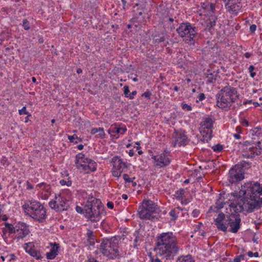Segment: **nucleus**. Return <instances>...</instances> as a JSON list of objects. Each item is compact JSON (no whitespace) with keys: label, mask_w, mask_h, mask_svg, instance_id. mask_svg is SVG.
<instances>
[{"label":"nucleus","mask_w":262,"mask_h":262,"mask_svg":"<svg viewBox=\"0 0 262 262\" xmlns=\"http://www.w3.org/2000/svg\"><path fill=\"white\" fill-rule=\"evenodd\" d=\"M242 198H236L229 205L230 211L235 213L246 211L251 212L262 203V185L258 182H248L239 191Z\"/></svg>","instance_id":"f257e3e1"},{"label":"nucleus","mask_w":262,"mask_h":262,"mask_svg":"<svg viewBox=\"0 0 262 262\" xmlns=\"http://www.w3.org/2000/svg\"><path fill=\"white\" fill-rule=\"evenodd\" d=\"M179 250L177 238L172 232H162L157 235L154 248L157 255L170 259L177 254Z\"/></svg>","instance_id":"f03ea898"},{"label":"nucleus","mask_w":262,"mask_h":262,"mask_svg":"<svg viewBox=\"0 0 262 262\" xmlns=\"http://www.w3.org/2000/svg\"><path fill=\"white\" fill-rule=\"evenodd\" d=\"M83 207L76 206L77 212L83 214L84 217L93 223H97L101 219L102 215L106 214L105 208L101 200L96 198L93 195H89L86 201L82 204Z\"/></svg>","instance_id":"7ed1b4c3"},{"label":"nucleus","mask_w":262,"mask_h":262,"mask_svg":"<svg viewBox=\"0 0 262 262\" xmlns=\"http://www.w3.org/2000/svg\"><path fill=\"white\" fill-rule=\"evenodd\" d=\"M239 96L236 88L231 85L225 86L216 95V106L225 111H228L238 99Z\"/></svg>","instance_id":"20e7f679"},{"label":"nucleus","mask_w":262,"mask_h":262,"mask_svg":"<svg viewBox=\"0 0 262 262\" xmlns=\"http://www.w3.org/2000/svg\"><path fill=\"white\" fill-rule=\"evenodd\" d=\"M25 213L34 221L42 223L45 222L47 210L43 204L36 200L28 201L23 205Z\"/></svg>","instance_id":"39448f33"},{"label":"nucleus","mask_w":262,"mask_h":262,"mask_svg":"<svg viewBox=\"0 0 262 262\" xmlns=\"http://www.w3.org/2000/svg\"><path fill=\"white\" fill-rule=\"evenodd\" d=\"M199 15L203 17L204 22L202 25L205 27V31L212 32V28L215 26L216 17L214 15L215 8L212 4L206 2L202 4L199 9Z\"/></svg>","instance_id":"423d86ee"},{"label":"nucleus","mask_w":262,"mask_h":262,"mask_svg":"<svg viewBox=\"0 0 262 262\" xmlns=\"http://www.w3.org/2000/svg\"><path fill=\"white\" fill-rule=\"evenodd\" d=\"M71 199V192L69 189H65L59 193L55 194L54 200L49 202V206L56 212L67 210L70 207Z\"/></svg>","instance_id":"0eeeda50"},{"label":"nucleus","mask_w":262,"mask_h":262,"mask_svg":"<svg viewBox=\"0 0 262 262\" xmlns=\"http://www.w3.org/2000/svg\"><path fill=\"white\" fill-rule=\"evenodd\" d=\"M158 205L150 200H144L138 207L139 217L142 220H154L157 219Z\"/></svg>","instance_id":"6e6552de"},{"label":"nucleus","mask_w":262,"mask_h":262,"mask_svg":"<svg viewBox=\"0 0 262 262\" xmlns=\"http://www.w3.org/2000/svg\"><path fill=\"white\" fill-rule=\"evenodd\" d=\"M75 163L76 167L84 173H90L97 170V163L82 152L76 155Z\"/></svg>","instance_id":"1a4fd4ad"},{"label":"nucleus","mask_w":262,"mask_h":262,"mask_svg":"<svg viewBox=\"0 0 262 262\" xmlns=\"http://www.w3.org/2000/svg\"><path fill=\"white\" fill-rule=\"evenodd\" d=\"M98 248L103 255L110 259H114L119 255L118 242L116 238L103 239Z\"/></svg>","instance_id":"9d476101"},{"label":"nucleus","mask_w":262,"mask_h":262,"mask_svg":"<svg viewBox=\"0 0 262 262\" xmlns=\"http://www.w3.org/2000/svg\"><path fill=\"white\" fill-rule=\"evenodd\" d=\"M214 122L212 118L209 116H206L203 118L199 127L200 132L202 137L201 141L207 142L211 139Z\"/></svg>","instance_id":"9b49d317"},{"label":"nucleus","mask_w":262,"mask_h":262,"mask_svg":"<svg viewBox=\"0 0 262 262\" xmlns=\"http://www.w3.org/2000/svg\"><path fill=\"white\" fill-rule=\"evenodd\" d=\"M151 158L153 160L154 166L157 168L167 167L171 162L170 152L167 149L157 155H152Z\"/></svg>","instance_id":"f8f14e48"},{"label":"nucleus","mask_w":262,"mask_h":262,"mask_svg":"<svg viewBox=\"0 0 262 262\" xmlns=\"http://www.w3.org/2000/svg\"><path fill=\"white\" fill-rule=\"evenodd\" d=\"M111 162L113 165L112 175L118 179L121 176L124 170L127 168V163L120 157L117 156L113 157Z\"/></svg>","instance_id":"ddd939ff"},{"label":"nucleus","mask_w":262,"mask_h":262,"mask_svg":"<svg viewBox=\"0 0 262 262\" xmlns=\"http://www.w3.org/2000/svg\"><path fill=\"white\" fill-rule=\"evenodd\" d=\"M244 170L242 166L235 165L229 171L228 180L231 183H237L244 179Z\"/></svg>","instance_id":"4468645a"},{"label":"nucleus","mask_w":262,"mask_h":262,"mask_svg":"<svg viewBox=\"0 0 262 262\" xmlns=\"http://www.w3.org/2000/svg\"><path fill=\"white\" fill-rule=\"evenodd\" d=\"M24 247L26 252L35 259H41L43 257L42 251L34 242L26 243Z\"/></svg>","instance_id":"2eb2a0df"},{"label":"nucleus","mask_w":262,"mask_h":262,"mask_svg":"<svg viewBox=\"0 0 262 262\" xmlns=\"http://www.w3.org/2000/svg\"><path fill=\"white\" fill-rule=\"evenodd\" d=\"M230 217V215H225L223 213H219L215 220V224L218 229L223 231H227Z\"/></svg>","instance_id":"dca6fc26"},{"label":"nucleus","mask_w":262,"mask_h":262,"mask_svg":"<svg viewBox=\"0 0 262 262\" xmlns=\"http://www.w3.org/2000/svg\"><path fill=\"white\" fill-rule=\"evenodd\" d=\"M15 237L17 239H23L30 233L29 226L25 223L19 222L15 225Z\"/></svg>","instance_id":"f3484780"},{"label":"nucleus","mask_w":262,"mask_h":262,"mask_svg":"<svg viewBox=\"0 0 262 262\" xmlns=\"http://www.w3.org/2000/svg\"><path fill=\"white\" fill-rule=\"evenodd\" d=\"M262 153V148L259 145L256 146L250 145L247 147L243 152V156L246 158H254L256 156Z\"/></svg>","instance_id":"a211bd4d"},{"label":"nucleus","mask_w":262,"mask_h":262,"mask_svg":"<svg viewBox=\"0 0 262 262\" xmlns=\"http://www.w3.org/2000/svg\"><path fill=\"white\" fill-rule=\"evenodd\" d=\"M174 141L173 145L174 147L177 146H181L186 144L187 137L185 134L182 132H176L173 135Z\"/></svg>","instance_id":"6ab92c4d"},{"label":"nucleus","mask_w":262,"mask_h":262,"mask_svg":"<svg viewBox=\"0 0 262 262\" xmlns=\"http://www.w3.org/2000/svg\"><path fill=\"white\" fill-rule=\"evenodd\" d=\"M241 221V219L239 216L232 215H230L228 223V226L230 227L229 231L232 233H236L240 228Z\"/></svg>","instance_id":"aec40b11"},{"label":"nucleus","mask_w":262,"mask_h":262,"mask_svg":"<svg viewBox=\"0 0 262 262\" xmlns=\"http://www.w3.org/2000/svg\"><path fill=\"white\" fill-rule=\"evenodd\" d=\"M50 251L46 253V257L48 259H53L58 255L60 245L56 242L50 243Z\"/></svg>","instance_id":"412c9836"},{"label":"nucleus","mask_w":262,"mask_h":262,"mask_svg":"<svg viewBox=\"0 0 262 262\" xmlns=\"http://www.w3.org/2000/svg\"><path fill=\"white\" fill-rule=\"evenodd\" d=\"M225 7L229 12L236 15L241 11L242 6L240 3L235 1L225 4Z\"/></svg>","instance_id":"4be33fe9"},{"label":"nucleus","mask_w":262,"mask_h":262,"mask_svg":"<svg viewBox=\"0 0 262 262\" xmlns=\"http://www.w3.org/2000/svg\"><path fill=\"white\" fill-rule=\"evenodd\" d=\"M36 187H38L45 192L44 194H42V198L44 200H47L52 192L51 187L50 184H48L45 182H41L38 184L36 185Z\"/></svg>","instance_id":"5701e85b"},{"label":"nucleus","mask_w":262,"mask_h":262,"mask_svg":"<svg viewBox=\"0 0 262 262\" xmlns=\"http://www.w3.org/2000/svg\"><path fill=\"white\" fill-rule=\"evenodd\" d=\"M195 27L192 26L189 23H182L180 26L176 29L177 33H192L195 31Z\"/></svg>","instance_id":"b1692460"},{"label":"nucleus","mask_w":262,"mask_h":262,"mask_svg":"<svg viewBox=\"0 0 262 262\" xmlns=\"http://www.w3.org/2000/svg\"><path fill=\"white\" fill-rule=\"evenodd\" d=\"M107 131L113 139H117L119 138V127L116 123L112 124Z\"/></svg>","instance_id":"393cba45"},{"label":"nucleus","mask_w":262,"mask_h":262,"mask_svg":"<svg viewBox=\"0 0 262 262\" xmlns=\"http://www.w3.org/2000/svg\"><path fill=\"white\" fill-rule=\"evenodd\" d=\"M2 230L4 234L8 233L10 235L15 233L16 232L15 226H14L13 225L7 222L5 223V227L3 228Z\"/></svg>","instance_id":"a878e982"},{"label":"nucleus","mask_w":262,"mask_h":262,"mask_svg":"<svg viewBox=\"0 0 262 262\" xmlns=\"http://www.w3.org/2000/svg\"><path fill=\"white\" fill-rule=\"evenodd\" d=\"M86 238L88 244L92 246H94L95 244V239L93 232L92 230L90 229L88 230V232L86 233Z\"/></svg>","instance_id":"bb28decb"},{"label":"nucleus","mask_w":262,"mask_h":262,"mask_svg":"<svg viewBox=\"0 0 262 262\" xmlns=\"http://www.w3.org/2000/svg\"><path fill=\"white\" fill-rule=\"evenodd\" d=\"M196 34H181V37H185L184 40L185 42L190 45L194 44V40L193 39V37H194Z\"/></svg>","instance_id":"cd10ccee"},{"label":"nucleus","mask_w":262,"mask_h":262,"mask_svg":"<svg viewBox=\"0 0 262 262\" xmlns=\"http://www.w3.org/2000/svg\"><path fill=\"white\" fill-rule=\"evenodd\" d=\"M133 235L135 237L134 241V247L137 248L142 241V237L140 235L139 231L138 230L134 233Z\"/></svg>","instance_id":"c85d7f7f"},{"label":"nucleus","mask_w":262,"mask_h":262,"mask_svg":"<svg viewBox=\"0 0 262 262\" xmlns=\"http://www.w3.org/2000/svg\"><path fill=\"white\" fill-rule=\"evenodd\" d=\"M139 18L138 16H135L133 19V24H128L127 25L128 28L133 29L134 28V30L132 29L130 30V32H132L133 31H139V29H140V27L139 26V24H136V23H137V19Z\"/></svg>","instance_id":"c756f323"},{"label":"nucleus","mask_w":262,"mask_h":262,"mask_svg":"<svg viewBox=\"0 0 262 262\" xmlns=\"http://www.w3.org/2000/svg\"><path fill=\"white\" fill-rule=\"evenodd\" d=\"M166 26H167L168 30H166V32H171L173 31V30L175 29V25H178V23L177 20H175L174 22V20L172 18H169L168 21L166 23Z\"/></svg>","instance_id":"7c9ffc66"},{"label":"nucleus","mask_w":262,"mask_h":262,"mask_svg":"<svg viewBox=\"0 0 262 262\" xmlns=\"http://www.w3.org/2000/svg\"><path fill=\"white\" fill-rule=\"evenodd\" d=\"M225 195V193H220L219 194V197L216 202V208L217 209L222 208L224 206V205L225 204L224 201Z\"/></svg>","instance_id":"2f4dec72"},{"label":"nucleus","mask_w":262,"mask_h":262,"mask_svg":"<svg viewBox=\"0 0 262 262\" xmlns=\"http://www.w3.org/2000/svg\"><path fill=\"white\" fill-rule=\"evenodd\" d=\"M176 262H194L192 259L191 255L188 254L179 257Z\"/></svg>","instance_id":"473e14b6"},{"label":"nucleus","mask_w":262,"mask_h":262,"mask_svg":"<svg viewBox=\"0 0 262 262\" xmlns=\"http://www.w3.org/2000/svg\"><path fill=\"white\" fill-rule=\"evenodd\" d=\"M59 184L62 186L66 185L70 187L72 184V181L71 180L70 177H67V178H63L59 181Z\"/></svg>","instance_id":"72a5a7b5"},{"label":"nucleus","mask_w":262,"mask_h":262,"mask_svg":"<svg viewBox=\"0 0 262 262\" xmlns=\"http://www.w3.org/2000/svg\"><path fill=\"white\" fill-rule=\"evenodd\" d=\"M242 128L239 126H237L235 128V133L233 134V136L236 139L239 140L242 138L241 134L242 133Z\"/></svg>","instance_id":"f704fd0d"},{"label":"nucleus","mask_w":262,"mask_h":262,"mask_svg":"<svg viewBox=\"0 0 262 262\" xmlns=\"http://www.w3.org/2000/svg\"><path fill=\"white\" fill-rule=\"evenodd\" d=\"M98 133L96 135V137L101 139H104L105 137V134L103 127H98Z\"/></svg>","instance_id":"c9c22d12"},{"label":"nucleus","mask_w":262,"mask_h":262,"mask_svg":"<svg viewBox=\"0 0 262 262\" xmlns=\"http://www.w3.org/2000/svg\"><path fill=\"white\" fill-rule=\"evenodd\" d=\"M184 191L183 189H180L175 192V197L178 200H181L184 196Z\"/></svg>","instance_id":"e433bc0d"},{"label":"nucleus","mask_w":262,"mask_h":262,"mask_svg":"<svg viewBox=\"0 0 262 262\" xmlns=\"http://www.w3.org/2000/svg\"><path fill=\"white\" fill-rule=\"evenodd\" d=\"M253 100L258 101V102H262V92L257 93L254 92L253 95Z\"/></svg>","instance_id":"4c0bfd02"},{"label":"nucleus","mask_w":262,"mask_h":262,"mask_svg":"<svg viewBox=\"0 0 262 262\" xmlns=\"http://www.w3.org/2000/svg\"><path fill=\"white\" fill-rule=\"evenodd\" d=\"M21 25L25 30H28L31 27L30 24L27 19L23 20Z\"/></svg>","instance_id":"58836bf2"},{"label":"nucleus","mask_w":262,"mask_h":262,"mask_svg":"<svg viewBox=\"0 0 262 262\" xmlns=\"http://www.w3.org/2000/svg\"><path fill=\"white\" fill-rule=\"evenodd\" d=\"M178 213H179V212H177L175 209L170 210L169 214L170 216L172 217L171 220L175 221L178 218Z\"/></svg>","instance_id":"ea45409f"},{"label":"nucleus","mask_w":262,"mask_h":262,"mask_svg":"<svg viewBox=\"0 0 262 262\" xmlns=\"http://www.w3.org/2000/svg\"><path fill=\"white\" fill-rule=\"evenodd\" d=\"M212 149L214 151L216 152H221L223 150V147L220 144H217L213 146L212 147Z\"/></svg>","instance_id":"a19ab883"},{"label":"nucleus","mask_w":262,"mask_h":262,"mask_svg":"<svg viewBox=\"0 0 262 262\" xmlns=\"http://www.w3.org/2000/svg\"><path fill=\"white\" fill-rule=\"evenodd\" d=\"M123 178L126 183L133 182V179H135V177L133 178H129V176L126 173L123 174Z\"/></svg>","instance_id":"79ce46f5"},{"label":"nucleus","mask_w":262,"mask_h":262,"mask_svg":"<svg viewBox=\"0 0 262 262\" xmlns=\"http://www.w3.org/2000/svg\"><path fill=\"white\" fill-rule=\"evenodd\" d=\"M245 260L244 256L240 255L236 256L233 260V262H243Z\"/></svg>","instance_id":"37998d69"},{"label":"nucleus","mask_w":262,"mask_h":262,"mask_svg":"<svg viewBox=\"0 0 262 262\" xmlns=\"http://www.w3.org/2000/svg\"><path fill=\"white\" fill-rule=\"evenodd\" d=\"M18 113L20 115H28V116H30L29 113L27 111L26 107L24 106L22 107L21 109L19 110Z\"/></svg>","instance_id":"c03bdc74"},{"label":"nucleus","mask_w":262,"mask_h":262,"mask_svg":"<svg viewBox=\"0 0 262 262\" xmlns=\"http://www.w3.org/2000/svg\"><path fill=\"white\" fill-rule=\"evenodd\" d=\"M181 107L183 110H187L188 111H191L192 110V107L190 105L184 103H181Z\"/></svg>","instance_id":"a18cd8bd"},{"label":"nucleus","mask_w":262,"mask_h":262,"mask_svg":"<svg viewBox=\"0 0 262 262\" xmlns=\"http://www.w3.org/2000/svg\"><path fill=\"white\" fill-rule=\"evenodd\" d=\"M151 96V93L149 90H146L144 93L141 95L142 97H144L148 99H150Z\"/></svg>","instance_id":"49530a36"},{"label":"nucleus","mask_w":262,"mask_h":262,"mask_svg":"<svg viewBox=\"0 0 262 262\" xmlns=\"http://www.w3.org/2000/svg\"><path fill=\"white\" fill-rule=\"evenodd\" d=\"M216 80L215 77L212 74H210L207 77V80L210 83H213Z\"/></svg>","instance_id":"de8ad7c7"},{"label":"nucleus","mask_w":262,"mask_h":262,"mask_svg":"<svg viewBox=\"0 0 262 262\" xmlns=\"http://www.w3.org/2000/svg\"><path fill=\"white\" fill-rule=\"evenodd\" d=\"M68 139L69 140V141L71 142H75V143H77V141H75V140L76 139H78V136L76 135V134H74L72 136H68Z\"/></svg>","instance_id":"09e8293b"},{"label":"nucleus","mask_w":262,"mask_h":262,"mask_svg":"<svg viewBox=\"0 0 262 262\" xmlns=\"http://www.w3.org/2000/svg\"><path fill=\"white\" fill-rule=\"evenodd\" d=\"M123 89H124V94L125 97L127 98V96L129 95V87L127 85H125L124 86Z\"/></svg>","instance_id":"8fccbe9b"},{"label":"nucleus","mask_w":262,"mask_h":262,"mask_svg":"<svg viewBox=\"0 0 262 262\" xmlns=\"http://www.w3.org/2000/svg\"><path fill=\"white\" fill-rule=\"evenodd\" d=\"M247 255L250 257H252L253 256H254V257H258V252H255V253H253L251 251H249L247 252Z\"/></svg>","instance_id":"3c124183"},{"label":"nucleus","mask_w":262,"mask_h":262,"mask_svg":"<svg viewBox=\"0 0 262 262\" xmlns=\"http://www.w3.org/2000/svg\"><path fill=\"white\" fill-rule=\"evenodd\" d=\"M252 104L255 107L258 106L262 107V102H258V101L253 100Z\"/></svg>","instance_id":"603ef678"},{"label":"nucleus","mask_w":262,"mask_h":262,"mask_svg":"<svg viewBox=\"0 0 262 262\" xmlns=\"http://www.w3.org/2000/svg\"><path fill=\"white\" fill-rule=\"evenodd\" d=\"M119 134H121V135H124L125 132H126L127 130V128L125 126L123 127H119Z\"/></svg>","instance_id":"864d4df0"},{"label":"nucleus","mask_w":262,"mask_h":262,"mask_svg":"<svg viewBox=\"0 0 262 262\" xmlns=\"http://www.w3.org/2000/svg\"><path fill=\"white\" fill-rule=\"evenodd\" d=\"M61 177L63 178H67V177H69V173L67 170H64L61 173Z\"/></svg>","instance_id":"5fc2aeb1"},{"label":"nucleus","mask_w":262,"mask_h":262,"mask_svg":"<svg viewBox=\"0 0 262 262\" xmlns=\"http://www.w3.org/2000/svg\"><path fill=\"white\" fill-rule=\"evenodd\" d=\"M137 91H134L132 92L131 94H129L128 96H127V98H129L130 99H133L134 98L135 96L137 94Z\"/></svg>","instance_id":"6e6d98bb"},{"label":"nucleus","mask_w":262,"mask_h":262,"mask_svg":"<svg viewBox=\"0 0 262 262\" xmlns=\"http://www.w3.org/2000/svg\"><path fill=\"white\" fill-rule=\"evenodd\" d=\"M27 184V189L28 190H31L33 189V186L28 181H27L26 182Z\"/></svg>","instance_id":"4d7b16f0"},{"label":"nucleus","mask_w":262,"mask_h":262,"mask_svg":"<svg viewBox=\"0 0 262 262\" xmlns=\"http://www.w3.org/2000/svg\"><path fill=\"white\" fill-rule=\"evenodd\" d=\"M150 260L151 262H161V260L159 258H155L154 257L151 256H150Z\"/></svg>","instance_id":"13d9d810"},{"label":"nucleus","mask_w":262,"mask_h":262,"mask_svg":"<svg viewBox=\"0 0 262 262\" xmlns=\"http://www.w3.org/2000/svg\"><path fill=\"white\" fill-rule=\"evenodd\" d=\"M106 205L108 208L110 209H113L114 207V203L112 202H108Z\"/></svg>","instance_id":"bf43d9fd"},{"label":"nucleus","mask_w":262,"mask_h":262,"mask_svg":"<svg viewBox=\"0 0 262 262\" xmlns=\"http://www.w3.org/2000/svg\"><path fill=\"white\" fill-rule=\"evenodd\" d=\"M7 256H8V258H7V260L8 261H11L12 260H13L15 258V255L14 254H7Z\"/></svg>","instance_id":"052dcab7"},{"label":"nucleus","mask_w":262,"mask_h":262,"mask_svg":"<svg viewBox=\"0 0 262 262\" xmlns=\"http://www.w3.org/2000/svg\"><path fill=\"white\" fill-rule=\"evenodd\" d=\"M97 132H98V128H96V127L93 128L91 130V134L92 135H95V134H97Z\"/></svg>","instance_id":"680f3d73"},{"label":"nucleus","mask_w":262,"mask_h":262,"mask_svg":"<svg viewBox=\"0 0 262 262\" xmlns=\"http://www.w3.org/2000/svg\"><path fill=\"white\" fill-rule=\"evenodd\" d=\"M87 262H99L96 258L93 257H88Z\"/></svg>","instance_id":"e2e57ef3"},{"label":"nucleus","mask_w":262,"mask_h":262,"mask_svg":"<svg viewBox=\"0 0 262 262\" xmlns=\"http://www.w3.org/2000/svg\"><path fill=\"white\" fill-rule=\"evenodd\" d=\"M256 29V26L255 25H252L250 27V30L251 32H254Z\"/></svg>","instance_id":"0e129e2a"},{"label":"nucleus","mask_w":262,"mask_h":262,"mask_svg":"<svg viewBox=\"0 0 262 262\" xmlns=\"http://www.w3.org/2000/svg\"><path fill=\"white\" fill-rule=\"evenodd\" d=\"M242 124L243 125L245 126H249V122L248 120L246 119H244L243 121L242 122Z\"/></svg>","instance_id":"69168bd1"},{"label":"nucleus","mask_w":262,"mask_h":262,"mask_svg":"<svg viewBox=\"0 0 262 262\" xmlns=\"http://www.w3.org/2000/svg\"><path fill=\"white\" fill-rule=\"evenodd\" d=\"M205 98V96L203 93H201L199 96V99L200 101H202Z\"/></svg>","instance_id":"338daca9"},{"label":"nucleus","mask_w":262,"mask_h":262,"mask_svg":"<svg viewBox=\"0 0 262 262\" xmlns=\"http://www.w3.org/2000/svg\"><path fill=\"white\" fill-rule=\"evenodd\" d=\"M156 42H161L164 41L165 40V38L164 37H161L159 39H156Z\"/></svg>","instance_id":"774afa93"}]
</instances>
